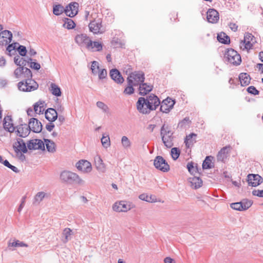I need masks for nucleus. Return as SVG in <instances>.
I'll use <instances>...</instances> for the list:
<instances>
[{
	"label": "nucleus",
	"instance_id": "nucleus-12",
	"mask_svg": "<svg viewBox=\"0 0 263 263\" xmlns=\"http://www.w3.org/2000/svg\"><path fill=\"white\" fill-rule=\"evenodd\" d=\"M128 78H130V79H133L135 86L139 85L140 84L144 82L145 80L144 73L141 71L132 72Z\"/></svg>",
	"mask_w": 263,
	"mask_h": 263
},
{
	"label": "nucleus",
	"instance_id": "nucleus-37",
	"mask_svg": "<svg viewBox=\"0 0 263 263\" xmlns=\"http://www.w3.org/2000/svg\"><path fill=\"white\" fill-rule=\"evenodd\" d=\"M71 233L72 230L70 228H66L64 229L62 233V236L64 237L62 240L64 243H66L70 239V236L72 234Z\"/></svg>",
	"mask_w": 263,
	"mask_h": 263
},
{
	"label": "nucleus",
	"instance_id": "nucleus-49",
	"mask_svg": "<svg viewBox=\"0 0 263 263\" xmlns=\"http://www.w3.org/2000/svg\"><path fill=\"white\" fill-rule=\"evenodd\" d=\"M16 50L18 52L19 54L22 57H25L27 52L26 47L23 45H19Z\"/></svg>",
	"mask_w": 263,
	"mask_h": 263
},
{
	"label": "nucleus",
	"instance_id": "nucleus-54",
	"mask_svg": "<svg viewBox=\"0 0 263 263\" xmlns=\"http://www.w3.org/2000/svg\"><path fill=\"white\" fill-rule=\"evenodd\" d=\"M190 122V121L189 120V118L186 117L179 123L178 126L181 127H183L185 126L186 124H188Z\"/></svg>",
	"mask_w": 263,
	"mask_h": 263
},
{
	"label": "nucleus",
	"instance_id": "nucleus-40",
	"mask_svg": "<svg viewBox=\"0 0 263 263\" xmlns=\"http://www.w3.org/2000/svg\"><path fill=\"white\" fill-rule=\"evenodd\" d=\"M23 77L25 80L32 79V72L30 69L27 67H23V70L22 71Z\"/></svg>",
	"mask_w": 263,
	"mask_h": 263
},
{
	"label": "nucleus",
	"instance_id": "nucleus-8",
	"mask_svg": "<svg viewBox=\"0 0 263 263\" xmlns=\"http://www.w3.org/2000/svg\"><path fill=\"white\" fill-rule=\"evenodd\" d=\"M88 27L89 31L93 34L102 33L104 32L101 18L94 19L90 21Z\"/></svg>",
	"mask_w": 263,
	"mask_h": 263
},
{
	"label": "nucleus",
	"instance_id": "nucleus-45",
	"mask_svg": "<svg viewBox=\"0 0 263 263\" xmlns=\"http://www.w3.org/2000/svg\"><path fill=\"white\" fill-rule=\"evenodd\" d=\"M101 143L103 146L105 148H107L110 145V138L108 135L104 136L103 135L101 138Z\"/></svg>",
	"mask_w": 263,
	"mask_h": 263
},
{
	"label": "nucleus",
	"instance_id": "nucleus-33",
	"mask_svg": "<svg viewBox=\"0 0 263 263\" xmlns=\"http://www.w3.org/2000/svg\"><path fill=\"white\" fill-rule=\"evenodd\" d=\"M44 141L46 144L47 150L50 153L55 152V144L54 142L49 139L44 138Z\"/></svg>",
	"mask_w": 263,
	"mask_h": 263
},
{
	"label": "nucleus",
	"instance_id": "nucleus-10",
	"mask_svg": "<svg viewBox=\"0 0 263 263\" xmlns=\"http://www.w3.org/2000/svg\"><path fill=\"white\" fill-rule=\"evenodd\" d=\"M252 204V202L251 200L246 199L239 202L232 203L230 204V206L234 210L241 211L248 209Z\"/></svg>",
	"mask_w": 263,
	"mask_h": 263
},
{
	"label": "nucleus",
	"instance_id": "nucleus-44",
	"mask_svg": "<svg viewBox=\"0 0 263 263\" xmlns=\"http://www.w3.org/2000/svg\"><path fill=\"white\" fill-rule=\"evenodd\" d=\"M187 168L189 172L191 174H193L194 173H197V172H198L197 164H196V166L195 167H194V163L192 162L188 163V164L187 165Z\"/></svg>",
	"mask_w": 263,
	"mask_h": 263
},
{
	"label": "nucleus",
	"instance_id": "nucleus-5",
	"mask_svg": "<svg viewBox=\"0 0 263 263\" xmlns=\"http://www.w3.org/2000/svg\"><path fill=\"white\" fill-rule=\"evenodd\" d=\"M224 59L227 61L234 65H239L241 62L240 54L232 48L228 49L225 52Z\"/></svg>",
	"mask_w": 263,
	"mask_h": 263
},
{
	"label": "nucleus",
	"instance_id": "nucleus-28",
	"mask_svg": "<svg viewBox=\"0 0 263 263\" xmlns=\"http://www.w3.org/2000/svg\"><path fill=\"white\" fill-rule=\"evenodd\" d=\"M239 79L242 86L248 85L251 81L250 75L247 73H241L239 76Z\"/></svg>",
	"mask_w": 263,
	"mask_h": 263
},
{
	"label": "nucleus",
	"instance_id": "nucleus-52",
	"mask_svg": "<svg viewBox=\"0 0 263 263\" xmlns=\"http://www.w3.org/2000/svg\"><path fill=\"white\" fill-rule=\"evenodd\" d=\"M91 48H96L97 51H100L102 49V45L101 43L98 42H92V46L90 47Z\"/></svg>",
	"mask_w": 263,
	"mask_h": 263
},
{
	"label": "nucleus",
	"instance_id": "nucleus-38",
	"mask_svg": "<svg viewBox=\"0 0 263 263\" xmlns=\"http://www.w3.org/2000/svg\"><path fill=\"white\" fill-rule=\"evenodd\" d=\"M28 247V246L27 243H24L23 241H20L18 240H15L14 241L11 242L9 241L8 244V247Z\"/></svg>",
	"mask_w": 263,
	"mask_h": 263
},
{
	"label": "nucleus",
	"instance_id": "nucleus-26",
	"mask_svg": "<svg viewBox=\"0 0 263 263\" xmlns=\"http://www.w3.org/2000/svg\"><path fill=\"white\" fill-rule=\"evenodd\" d=\"M189 181L191 183V186L194 189H197L202 185V180L199 177L190 178Z\"/></svg>",
	"mask_w": 263,
	"mask_h": 263
},
{
	"label": "nucleus",
	"instance_id": "nucleus-39",
	"mask_svg": "<svg viewBox=\"0 0 263 263\" xmlns=\"http://www.w3.org/2000/svg\"><path fill=\"white\" fill-rule=\"evenodd\" d=\"M193 137H196L197 135L194 133H191L189 134L188 136H186L184 140V143L185 144L187 148H189L190 147V145L193 144L194 142L192 140Z\"/></svg>",
	"mask_w": 263,
	"mask_h": 263
},
{
	"label": "nucleus",
	"instance_id": "nucleus-42",
	"mask_svg": "<svg viewBox=\"0 0 263 263\" xmlns=\"http://www.w3.org/2000/svg\"><path fill=\"white\" fill-rule=\"evenodd\" d=\"M45 195L46 193L44 192H38L34 196L33 204H35L36 202L40 203L44 199Z\"/></svg>",
	"mask_w": 263,
	"mask_h": 263
},
{
	"label": "nucleus",
	"instance_id": "nucleus-27",
	"mask_svg": "<svg viewBox=\"0 0 263 263\" xmlns=\"http://www.w3.org/2000/svg\"><path fill=\"white\" fill-rule=\"evenodd\" d=\"M254 36L250 33H246L244 36L243 43L246 49H250L253 46L251 42L253 41Z\"/></svg>",
	"mask_w": 263,
	"mask_h": 263
},
{
	"label": "nucleus",
	"instance_id": "nucleus-60",
	"mask_svg": "<svg viewBox=\"0 0 263 263\" xmlns=\"http://www.w3.org/2000/svg\"><path fill=\"white\" fill-rule=\"evenodd\" d=\"M14 62L17 66H21V58L19 55H16L14 58Z\"/></svg>",
	"mask_w": 263,
	"mask_h": 263
},
{
	"label": "nucleus",
	"instance_id": "nucleus-62",
	"mask_svg": "<svg viewBox=\"0 0 263 263\" xmlns=\"http://www.w3.org/2000/svg\"><path fill=\"white\" fill-rule=\"evenodd\" d=\"M12 45H9L6 48V51L8 52H11V51H13V52H16V50L14 49V48H12Z\"/></svg>",
	"mask_w": 263,
	"mask_h": 263
},
{
	"label": "nucleus",
	"instance_id": "nucleus-4",
	"mask_svg": "<svg viewBox=\"0 0 263 263\" xmlns=\"http://www.w3.org/2000/svg\"><path fill=\"white\" fill-rule=\"evenodd\" d=\"M173 132L168 129V126L165 127L163 124L161 128L160 135L164 145L167 148H171L174 145L173 141L174 137L173 136Z\"/></svg>",
	"mask_w": 263,
	"mask_h": 263
},
{
	"label": "nucleus",
	"instance_id": "nucleus-15",
	"mask_svg": "<svg viewBox=\"0 0 263 263\" xmlns=\"http://www.w3.org/2000/svg\"><path fill=\"white\" fill-rule=\"evenodd\" d=\"M263 181L261 177L258 174H250L247 176V182L249 185L253 187L257 186Z\"/></svg>",
	"mask_w": 263,
	"mask_h": 263
},
{
	"label": "nucleus",
	"instance_id": "nucleus-22",
	"mask_svg": "<svg viewBox=\"0 0 263 263\" xmlns=\"http://www.w3.org/2000/svg\"><path fill=\"white\" fill-rule=\"evenodd\" d=\"M110 77L116 83L122 84L124 82V79L120 72L117 69H112L109 72Z\"/></svg>",
	"mask_w": 263,
	"mask_h": 263
},
{
	"label": "nucleus",
	"instance_id": "nucleus-21",
	"mask_svg": "<svg viewBox=\"0 0 263 263\" xmlns=\"http://www.w3.org/2000/svg\"><path fill=\"white\" fill-rule=\"evenodd\" d=\"M206 13V18L210 23H216L219 19V13L214 9H209Z\"/></svg>",
	"mask_w": 263,
	"mask_h": 263
},
{
	"label": "nucleus",
	"instance_id": "nucleus-29",
	"mask_svg": "<svg viewBox=\"0 0 263 263\" xmlns=\"http://www.w3.org/2000/svg\"><path fill=\"white\" fill-rule=\"evenodd\" d=\"M95 165L97 170L100 172L104 173L106 171L105 164L100 157L96 158L95 159Z\"/></svg>",
	"mask_w": 263,
	"mask_h": 263
},
{
	"label": "nucleus",
	"instance_id": "nucleus-48",
	"mask_svg": "<svg viewBox=\"0 0 263 263\" xmlns=\"http://www.w3.org/2000/svg\"><path fill=\"white\" fill-rule=\"evenodd\" d=\"M97 106L102 109L104 112H108L109 111V108L103 102L101 101H98L96 103Z\"/></svg>",
	"mask_w": 263,
	"mask_h": 263
},
{
	"label": "nucleus",
	"instance_id": "nucleus-18",
	"mask_svg": "<svg viewBox=\"0 0 263 263\" xmlns=\"http://www.w3.org/2000/svg\"><path fill=\"white\" fill-rule=\"evenodd\" d=\"M13 148L16 154L23 153H27L28 152L27 147L24 141L22 139H17V142L13 145Z\"/></svg>",
	"mask_w": 263,
	"mask_h": 263
},
{
	"label": "nucleus",
	"instance_id": "nucleus-36",
	"mask_svg": "<svg viewBox=\"0 0 263 263\" xmlns=\"http://www.w3.org/2000/svg\"><path fill=\"white\" fill-rule=\"evenodd\" d=\"M121 144L122 147L125 149H128L130 148L132 146V142L129 140V139L127 138V137L124 136L121 138Z\"/></svg>",
	"mask_w": 263,
	"mask_h": 263
},
{
	"label": "nucleus",
	"instance_id": "nucleus-59",
	"mask_svg": "<svg viewBox=\"0 0 263 263\" xmlns=\"http://www.w3.org/2000/svg\"><path fill=\"white\" fill-rule=\"evenodd\" d=\"M52 122H50L46 125V128L49 132H51L55 127V125Z\"/></svg>",
	"mask_w": 263,
	"mask_h": 263
},
{
	"label": "nucleus",
	"instance_id": "nucleus-20",
	"mask_svg": "<svg viewBox=\"0 0 263 263\" xmlns=\"http://www.w3.org/2000/svg\"><path fill=\"white\" fill-rule=\"evenodd\" d=\"M76 167L79 171L84 173H89L91 171L92 167L91 163L85 160H81L79 161L76 165Z\"/></svg>",
	"mask_w": 263,
	"mask_h": 263
},
{
	"label": "nucleus",
	"instance_id": "nucleus-16",
	"mask_svg": "<svg viewBox=\"0 0 263 263\" xmlns=\"http://www.w3.org/2000/svg\"><path fill=\"white\" fill-rule=\"evenodd\" d=\"M79 4L74 2H71L66 7V14L70 17H73L78 13Z\"/></svg>",
	"mask_w": 263,
	"mask_h": 263
},
{
	"label": "nucleus",
	"instance_id": "nucleus-30",
	"mask_svg": "<svg viewBox=\"0 0 263 263\" xmlns=\"http://www.w3.org/2000/svg\"><path fill=\"white\" fill-rule=\"evenodd\" d=\"M127 86L125 88L124 90V93L126 95H132L134 92V88H133L134 82L133 81V79H130V78H127Z\"/></svg>",
	"mask_w": 263,
	"mask_h": 263
},
{
	"label": "nucleus",
	"instance_id": "nucleus-61",
	"mask_svg": "<svg viewBox=\"0 0 263 263\" xmlns=\"http://www.w3.org/2000/svg\"><path fill=\"white\" fill-rule=\"evenodd\" d=\"M229 26L232 31L235 32L237 30L238 26L235 23H230Z\"/></svg>",
	"mask_w": 263,
	"mask_h": 263
},
{
	"label": "nucleus",
	"instance_id": "nucleus-55",
	"mask_svg": "<svg viewBox=\"0 0 263 263\" xmlns=\"http://www.w3.org/2000/svg\"><path fill=\"white\" fill-rule=\"evenodd\" d=\"M45 102L43 101H39L35 103L34 105V110L35 112H37V108L39 107L42 106L43 105H44Z\"/></svg>",
	"mask_w": 263,
	"mask_h": 263
},
{
	"label": "nucleus",
	"instance_id": "nucleus-14",
	"mask_svg": "<svg viewBox=\"0 0 263 263\" xmlns=\"http://www.w3.org/2000/svg\"><path fill=\"white\" fill-rule=\"evenodd\" d=\"M175 103L174 100H172L170 97H167L166 99L163 100L160 104V111L164 113H168L170 112V110L173 108Z\"/></svg>",
	"mask_w": 263,
	"mask_h": 263
},
{
	"label": "nucleus",
	"instance_id": "nucleus-2",
	"mask_svg": "<svg viewBox=\"0 0 263 263\" xmlns=\"http://www.w3.org/2000/svg\"><path fill=\"white\" fill-rule=\"evenodd\" d=\"M20 124L14 126L12 123V119L11 116H6L4 119L3 126L4 129L10 133L15 132L17 136L25 138L27 137L30 132V128L28 124L23 123L22 118H20Z\"/></svg>",
	"mask_w": 263,
	"mask_h": 263
},
{
	"label": "nucleus",
	"instance_id": "nucleus-31",
	"mask_svg": "<svg viewBox=\"0 0 263 263\" xmlns=\"http://www.w3.org/2000/svg\"><path fill=\"white\" fill-rule=\"evenodd\" d=\"M217 39L219 42L224 44H229L230 43V37L223 32L217 34Z\"/></svg>",
	"mask_w": 263,
	"mask_h": 263
},
{
	"label": "nucleus",
	"instance_id": "nucleus-34",
	"mask_svg": "<svg viewBox=\"0 0 263 263\" xmlns=\"http://www.w3.org/2000/svg\"><path fill=\"white\" fill-rule=\"evenodd\" d=\"M63 12L66 13V7L64 8L62 5L58 4L53 6V13L55 15H60Z\"/></svg>",
	"mask_w": 263,
	"mask_h": 263
},
{
	"label": "nucleus",
	"instance_id": "nucleus-24",
	"mask_svg": "<svg viewBox=\"0 0 263 263\" xmlns=\"http://www.w3.org/2000/svg\"><path fill=\"white\" fill-rule=\"evenodd\" d=\"M153 89V86L148 85L144 82L139 85V94L141 96H145Z\"/></svg>",
	"mask_w": 263,
	"mask_h": 263
},
{
	"label": "nucleus",
	"instance_id": "nucleus-25",
	"mask_svg": "<svg viewBox=\"0 0 263 263\" xmlns=\"http://www.w3.org/2000/svg\"><path fill=\"white\" fill-rule=\"evenodd\" d=\"M230 148V146H225L220 149L217 155V159L218 161L223 162L227 158Z\"/></svg>",
	"mask_w": 263,
	"mask_h": 263
},
{
	"label": "nucleus",
	"instance_id": "nucleus-46",
	"mask_svg": "<svg viewBox=\"0 0 263 263\" xmlns=\"http://www.w3.org/2000/svg\"><path fill=\"white\" fill-rule=\"evenodd\" d=\"M66 20L64 26L68 29L74 28L76 26L74 22L70 18H66Z\"/></svg>",
	"mask_w": 263,
	"mask_h": 263
},
{
	"label": "nucleus",
	"instance_id": "nucleus-19",
	"mask_svg": "<svg viewBox=\"0 0 263 263\" xmlns=\"http://www.w3.org/2000/svg\"><path fill=\"white\" fill-rule=\"evenodd\" d=\"M12 40V32L7 30H5L0 32V45H6L10 43Z\"/></svg>",
	"mask_w": 263,
	"mask_h": 263
},
{
	"label": "nucleus",
	"instance_id": "nucleus-6",
	"mask_svg": "<svg viewBox=\"0 0 263 263\" xmlns=\"http://www.w3.org/2000/svg\"><path fill=\"white\" fill-rule=\"evenodd\" d=\"M38 84L33 79L24 80L17 83L18 89L24 92H30L37 89Z\"/></svg>",
	"mask_w": 263,
	"mask_h": 263
},
{
	"label": "nucleus",
	"instance_id": "nucleus-3",
	"mask_svg": "<svg viewBox=\"0 0 263 263\" xmlns=\"http://www.w3.org/2000/svg\"><path fill=\"white\" fill-rule=\"evenodd\" d=\"M60 178L63 182L70 184H81L83 182V180L80 178L78 175L69 171L62 172Z\"/></svg>",
	"mask_w": 263,
	"mask_h": 263
},
{
	"label": "nucleus",
	"instance_id": "nucleus-17",
	"mask_svg": "<svg viewBox=\"0 0 263 263\" xmlns=\"http://www.w3.org/2000/svg\"><path fill=\"white\" fill-rule=\"evenodd\" d=\"M27 147L29 150L45 149V144L40 139H35L30 140L27 143Z\"/></svg>",
	"mask_w": 263,
	"mask_h": 263
},
{
	"label": "nucleus",
	"instance_id": "nucleus-56",
	"mask_svg": "<svg viewBox=\"0 0 263 263\" xmlns=\"http://www.w3.org/2000/svg\"><path fill=\"white\" fill-rule=\"evenodd\" d=\"M252 194L254 196H256L259 197H263V190H254L252 191Z\"/></svg>",
	"mask_w": 263,
	"mask_h": 263
},
{
	"label": "nucleus",
	"instance_id": "nucleus-64",
	"mask_svg": "<svg viewBox=\"0 0 263 263\" xmlns=\"http://www.w3.org/2000/svg\"><path fill=\"white\" fill-rule=\"evenodd\" d=\"M8 167L11 169L15 173H17L19 172V170H18V168L16 167L11 165V164L9 165V166H8Z\"/></svg>",
	"mask_w": 263,
	"mask_h": 263
},
{
	"label": "nucleus",
	"instance_id": "nucleus-13",
	"mask_svg": "<svg viewBox=\"0 0 263 263\" xmlns=\"http://www.w3.org/2000/svg\"><path fill=\"white\" fill-rule=\"evenodd\" d=\"M28 125L30 128V131L35 133H41L43 128L42 123L34 118H32L29 120Z\"/></svg>",
	"mask_w": 263,
	"mask_h": 263
},
{
	"label": "nucleus",
	"instance_id": "nucleus-35",
	"mask_svg": "<svg viewBox=\"0 0 263 263\" xmlns=\"http://www.w3.org/2000/svg\"><path fill=\"white\" fill-rule=\"evenodd\" d=\"M51 86V92L53 95L60 97L61 96L62 92L60 88L55 83H52L50 85Z\"/></svg>",
	"mask_w": 263,
	"mask_h": 263
},
{
	"label": "nucleus",
	"instance_id": "nucleus-58",
	"mask_svg": "<svg viewBox=\"0 0 263 263\" xmlns=\"http://www.w3.org/2000/svg\"><path fill=\"white\" fill-rule=\"evenodd\" d=\"M58 120L59 124H57L58 126H60L63 124L65 120V118L63 115H58Z\"/></svg>",
	"mask_w": 263,
	"mask_h": 263
},
{
	"label": "nucleus",
	"instance_id": "nucleus-50",
	"mask_svg": "<svg viewBox=\"0 0 263 263\" xmlns=\"http://www.w3.org/2000/svg\"><path fill=\"white\" fill-rule=\"evenodd\" d=\"M248 93L253 95H258L259 91L254 86H251L248 87L247 89Z\"/></svg>",
	"mask_w": 263,
	"mask_h": 263
},
{
	"label": "nucleus",
	"instance_id": "nucleus-57",
	"mask_svg": "<svg viewBox=\"0 0 263 263\" xmlns=\"http://www.w3.org/2000/svg\"><path fill=\"white\" fill-rule=\"evenodd\" d=\"M139 199L145 201L147 202H151L152 201L149 199V196L146 194H142L139 196Z\"/></svg>",
	"mask_w": 263,
	"mask_h": 263
},
{
	"label": "nucleus",
	"instance_id": "nucleus-47",
	"mask_svg": "<svg viewBox=\"0 0 263 263\" xmlns=\"http://www.w3.org/2000/svg\"><path fill=\"white\" fill-rule=\"evenodd\" d=\"M91 69L92 73L95 75H96L98 73L99 70V63L95 61H93L92 62Z\"/></svg>",
	"mask_w": 263,
	"mask_h": 263
},
{
	"label": "nucleus",
	"instance_id": "nucleus-53",
	"mask_svg": "<svg viewBox=\"0 0 263 263\" xmlns=\"http://www.w3.org/2000/svg\"><path fill=\"white\" fill-rule=\"evenodd\" d=\"M100 79H105L107 76V70L105 69H102L98 72Z\"/></svg>",
	"mask_w": 263,
	"mask_h": 263
},
{
	"label": "nucleus",
	"instance_id": "nucleus-11",
	"mask_svg": "<svg viewBox=\"0 0 263 263\" xmlns=\"http://www.w3.org/2000/svg\"><path fill=\"white\" fill-rule=\"evenodd\" d=\"M75 41L77 43L81 46H86L88 49H89L92 45V41L86 34H81L77 35L75 37Z\"/></svg>",
	"mask_w": 263,
	"mask_h": 263
},
{
	"label": "nucleus",
	"instance_id": "nucleus-51",
	"mask_svg": "<svg viewBox=\"0 0 263 263\" xmlns=\"http://www.w3.org/2000/svg\"><path fill=\"white\" fill-rule=\"evenodd\" d=\"M23 70V67H20L17 68L14 71V75L16 78H20L23 75L22 71Z\"/></svg>",
	"mask_w": 263,
	"mask_h": 263
},
{
	"label": "nucleus",
	"instance_id": "nucleus-41",
	"mask_svg": "<svg viewBox=\"0 0 263 263\" xmlns=\"http://www.w3.org/2000/svg\"><path fill=\"white\" fill-rule=\"evenodd\" d=\"M33 60L31 58H28V63L30 64L29 67L32 69L34 70H38L41 68V65L39 63L36 62L35 61L33 62ZM34 61H36L34 60Z\"/></svg>",
	"mask_w": 263,
	"mask_h": 263
},
{
	"label": "nucleus",
	"instance_id": "nucleus-7",
	"mask_svg": "<svg viewBox=\"0 0 263 263\" xmlns=\"http://www.w3.org/2000/svg\"><path fill=\"white\" fill-rule=\"evenodd\" d=\"M154 165L158 170L162 172H167L170 167L166 161L161 156H157L154 160Z\"/></svg>",
	"mask_w": 263,
	"mask_h": 263
},
{
	"label": "nucleus",
	"instance_id": "nucleus-1",
	"mask_svg": "<svg viewBox=\"0 0 263 263\" xmlns=\"http://www.w3.org/2000/svg\"><path fill=\"white\" fill-rule=\"evenodd\" d=\"M137 109L142 114H149L152 110H156L160 105V101L158 97L154 94L148 96L146 99L140 97L137 102Z\"/></svg>",
	"mask_w": 263,
	"mask_h": 263
},
{
	"label": "nucleus",
	"instance_id": "nucleus-23",
	"mask_svg": "<svg viewBox=\"0 0 263 263\" xmlns=\"http://www.w3.org/2000/svg\"><path fill=\"white\" fill-rule=\"evenodd\" d=\"M45 116L49 122H54L58 119V113L54 108H49L46 110Z\"/></svg>",
	"mask_w": 263,
	"mask_h": 263
},
{
	"label": "nucleus",
	"instance_id": "nucleus-32",
	"mask_svg": "<svg viewBox=\"0 0 263 263\" xmlns=\"http://www.w3.org/2000/svg\"><path fill=\"white\" fill-rule=\"evenodd\" d=\"M214 159V157L212 156H208L205 157L204 160L202 163V168L203 170L210 169L214 167L212 165V160Z\"/></svg>",
	"mask_w": 263,
	"mask_h": 263
},
{
	"label": "nucleus",
	"instance_id": "nucleus-9",
	"mask_svg": "<svg viewBox=\"0 0 263 263\" xmlns=\"http://www.w3.org/2000/svg\"><path fill=\"white\" fill-rule=\"evenodd\" d=\"M133 205L126 201H120L115 202L113 206L114 211L118 212H126L133 208Z\"/></svg>",
	"mask_w": 263,
	"mask_h": 263
},
{
	"label": "nucleus",
	"instance_id": "nucleus-43",
	"mask_svg": "<svg viewBox=\"0 0 263 263\" xmlns=\"http://www.w3.org/2000/svg\"><path fill=\"white\" fill-rule=\"evenodd\" d=\"M171 154L173 160H177L180 154V151L177 147H173L171 149Z\"/></svg>",
	"mask_w": 263,
	"mask_h": 263
},
{
	"label": "nucleus",
	"instance_id": "nucleus-63",
	"mask_svg": "<svg viewBox=\"0 0 263 263\" xmlns=\"http://www.w3.org/2000/svg\"><path fill=\"white\" fill-rule=\"evenodd\" d=\"M164 263H175L174 260L169 257H166L164 259Z\"/></svg>",
	"mask_w": 263,
	"mask_h": 263
}]
</instances>
